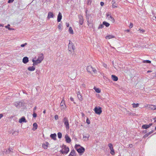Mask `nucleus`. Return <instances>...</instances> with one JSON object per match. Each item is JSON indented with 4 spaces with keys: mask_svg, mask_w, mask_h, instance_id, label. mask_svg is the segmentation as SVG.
Wrapping results in <instances>:
<instances>
[{
    "mask_svg": "<svg viewBox=\"0 0 156 156\" xmlns=\"http://www.w3.org/2000/svg\"><path fill=\"white\" fill-rule=\"evenodd\" d=\"M114 37V36L111 35H108L105 37L106 39H108Z\"/></svg>",
    "mask_w": 156,
    "mask_h": 156,
    "instance_id": "nucleus-25",
    "label": "nucleus"
},
{
    "mask_svg": "<svg viewBox=\"0 0 156 156\" xmlns=\"http://www.w3.org/2000/svg\"><path fill=\"white\" fill-rule=\"evenodd\" d=\"M86 122L88 124H89L90 123V121L88 118L86 120Z\"/></svg>",
    "mask_w": 156,
    "mask_h": 156,
    "instance_id": "nucleus-41",
    "label": "nucleus"
},
{
    "mask_svg": "<svg viewBox=\"0 0 156 156\" xmlns=\"http://www.w3.org/2000/svg\"><path fill=\"white\" fill-rule=\"evenodd\" d=\"M94 89L97 93H100L101 92L100 90L98 88H97L96 87H94Z\"/></svg>",
    "mask_w": 156,
    "mask_h": 156,
    "instance_id": "nucleus-29",
    "label": "nucleus"
},
{
    "mask_svg": "<svg viewBox=\"0 0 156 156\" xmlns=\"http://www.w3.org/2000/svg\"><path fill=\"white\" fill-rule=\"evenodd\" d=\"M104 4V2H100V5H101V6H103Z\"/></svg>",
    "mask_w": 156,
    "mask_h": 156,
    "instance_id": "nucleus-50",
    "label": "nucleus"
},
{
    "mask_svg": "<svg viewBox=\"0 0 156 156\" xmlns=\"http://www.w3.org/2000/svg\"><path fill=\"white\" fill-rule=\"evenodd\" d=\"M49 143L48 142H46L44 144H42V147L45 149H47L48 147V145Z\"/></svg>",
    "mask_w": 156,
    "mask_h": 156,
    "instance_id": "nucleus-20",
    "label": "nucleus"
},
{
    "mask_svg": "<svg viewBox=\"0 0 156 156\" xmlns=\"http://www.w3.org/2000/svg\"><path fill=\"white\" fill-rule=\"evenodd\" d=\"M33 117L34 118L36 117H37V114L35 113H33Z\"/></svg>",
    "mask_w": 156,
    "mask_h": 156,
    "instance_id": "nucleus-46",
    "label": "nucleus"
},
{
    "mask_svg": "<svg viewBox=\"0 0 156 156\" xmlns=\"http://www.w3.org/2000/svg\"><path fill=\"white\" fill-rule=\"evenodd\" d=\"M79 145H75V148L77 150V152L80 154H82L85 151V149L83 147H80L79 148H78V147H79Z\"/></svg>",
    "mask_w": 156,
    "mask_h": 156,
    "instance_id": "nucleus-1",
    "label": "nucleus"
},
{
    "mask_svg": "<svg viewBox=\"0 0 156 156\" xmlns=\"http://www.w3.org/2000/svg\"><path fill=\"white\" fill-rule=\"evenodd\" d=\"M63 122L67 129L69 128V120L66 117H65L63 119Z\"/></svg>",
    "mask_w": 156,
    "mask_h": 156,
    "instance_id": "nucleus-3",
    "label": "nucleus"
},
{
    "mask_svg": "<svg viewBox=\"0 0 156 156\" xmlns=\"http://www.w3.org/2000/svg\"><path fill=\"white\" fill-rule=\"evenodd\" d=\"M74 48L75 47L73 44V43L70 41H69L68 49L69 51H72L73 50L74 51L75 49Z\"/></svg>",
    "mask_w": 156,
    "mask_h": 156,
    "instance_id": "nucleus-5",
    "label": "nucleus"
},
{
    "mask_svg": "<svg viewBox=\"0 0 156 156\" xmlns=\"http://www.w3.org/2000/svg\"><path fill=\"white\" fill-rule=\"evenodd\" d=\"M125 31L127 32H129L130 30H129L128 29V30H125Z\"/></svg>",
    "mask_w": 156,
    "mask_h": 156,
    "instance_id": "nucleus-60",
    "label": "nucleus"
},
{
    "mask_svg": "<svg viewBox=\"0 0 156 156\" xmlns=\"http://www.w3.org/2000/svg\"><path fill=\"white\" fill-rule=\"evenodd\" d=\"M78 17L79 19V24L81 25H82L83 22V16L81 15H79L78 16Z\"/></svg>",
    "mask_w": 156,
    "mask_h": 156,
    "instance_id": "nucleus-10",
    "label": "nucleus"
},
{
    "mask_svg": "<svg viewBox=\"0 0 156 156\" xmlns=\"http://www.w3.org/2000/svg\"><path fill=\"white\" fill-rule=\"evenodd\" d=\"M94 73H96L97 72V70L95 69V68H93V70L92 71Z\"/></svg>",
    "mask_w": 156,
    "mask_h": 156,
    "instance_id": "nucleus-40",
    "label": "nucleus"
},
{
    "mask_svg": "<svg viewBox=\"0 0 156 156\" xmlns=\"http://www.w3.org/2000/svg\"><path fill=\"white\" fill-rule=\"evenodd\" d=\"M44 59V56L43 55L42 53L40 54L38 56V59H39V60L41 61H41L43 60Z\"/></svg>",
    "mask_w": 156,
    "mask_h": 156,
    "instance_id": "nucleus-16",
    "label": "nucleus"
},
{
    "mask_svg": "<svg viewBox=\"0 0 156 156\" xmlns=\"http://www.w3.org/2000/svg\"><path fill=\"white\" fill-rule=\"evenodd\" d=\"M62 25L60 23H59L58 25V29H59V30H61L62 29Z\"/></svg>",
    "mask_w": 156,
    "mask_h": 156,
    "instance_id": "nucleus-35",
    "label": "nucleus"
},
{
    "mask_svg": "<svg viewBox=\"0 0 156 156\" xmlns=\"http://www.w3.org/2000/svg\"><path fill=\"white\" fill-rule=\"evenodd\" d=\"M54 15L53 13L51 12H49L48 13V16L47 18L48 19H50L51 18H53L54 17Z\"/></svg>",
    "mask_w": 156,
    "mask_h": 156,
    "instance_id": "nucleus-13",
    "label": "nucleus"
},
{
    "mask_svg": "<svg viewBox=\"0 0 156 156\" xmlns=\"http://www.w3.org/2000/svg\"><path fill=\"white\" fill-rule=\"evenodd\" d=\"M129 147H133V145L132 144H129Z\"/></svg>",
    "mask_w": 156,
    "mask_h": 156,
    "instance_id": "nucleus-55",
    "label": "nucleus"
},
{
    "mask_svg": "<svg viewBox=\"0 0 156 156\" xmlns=\"http://www.w3.org/2000/svg\"><path fill=\"white\" fill-rule=\"evenodd\" d=\"M106 15L107 18H108V20L112 21L113 22H115V20L111 16V13H110L109 12L107 13Z\"/></svg>",
    "mask_w": 156,
    "mask_h": 156,
    "instance_id": "nucleus-8",
    "label": "nucleus"
},
{
    "mask_svg": "<svg viewBox=\"0 0 156 156\" xmlns=\"http://www.w3.org/2000/svg\"><path fill=\"white\" fill-rule=\"evenodd\" d=\"M8 29L9 30H14V29L12 28H10V27H8Z\"/></svg>",
    "mask_w": 156,
    "mask_h": 156,
    "instance_id": "nucleus-54",
    "label": "nucleus"
},
{
    "mask_svg": "<svg viewBox=\"0 0 156 156\" xmlns=\"http://www.w3.org/2000/svg\"><path fill=\"white\" fill-rule=\"evenodd\" d=\"M75 153V151L73 150L71 152L68 156H76Z\"/></svg>",
    "mask_w": 156,
    "mask_h": 156,
    "instance_id": "nucleus-21",
    "label": "nucleus"
},
{
    "mask_svg": "<svg viewBox=\"0 0 156 156\" xmlns=\"http://www.w3.org/2000/svg\"><path fill=\"white\" fill-rule=\"evenodd\" d=\"M33 126H34V127L33 129H32L34 130H36L37 128V123H36V122H35L33 124Z\"/></svg>",
    "mask_w": 156,
    "mask_h": 156,
    "instance_id": "nucleus-24",
    "label": "nucleus"
},
{
    "mask_svg": "<svg viewBox=\"0 0 156 156\" xmlns=\"http://www.w3.org/2000/svg\"><path fill=\"white\" fill-rule=\"evenodd\" d=\"M114 0H112V3L113 4H115V1H114Z\"/></svg>",
    "mask_w": 156,
    "mask_h": 156,
    "instance_id": "nucleus-56",
    "label": "nucleus"
},
{
    "mask_svg": "<svg viewBox=\"0 0 156 156\" xmlns=\"http://www.w3.org/2000/svg\"><path fill=\"white\" fill-rule=\"evenodd\" d=\"M61 109L62 110H64L66 108V105L65 104V101L64 99L62 100L60 104Z\"/></svg>",
    "mask_w": 156,
    "mask_h": 156,
    "instance_id": "nucleus-7",
    "label": "nucleus"
},
{
    "mask_svg": "<svg viewBox=\"0 0 156 156\" xmlns=\"http://www.w3.org/2000/svg\"><path fill=\"white\" fill-rule=\"evenodd\" d=\"M154 122H156V118H154Z\"/></svg>",
    "mask_w": 156,
    "mask_h": 156,
    "instance_id": "nucleus-64",
    "label": "nucleus"
},
{
    "mask_svg": "<svg viewBox=\"0 0 156 156\" xmlns=\"http://www.w3.org/2000/svg\"><path fill=\"white\" fill-rule=\"evenodd\" d=\"M4 24H0V27H3Z\"/></svg>",
    "mask_w": 156,
    "mask_h": 156,
    "instance_id": "nucleus-61",
    "label": "nucleus"
},
{
    "mask_svg": "<svg viewBox=\"0 0 156 156\" xmlns=\"http://www.w3.org/2000/svg\"><path fill=\"white\" fill-rule=\"evenodd\" d=\"M87 4L88 5H90L92 2V0H87Z\"/></svg>",
    "mask_w": 156,
    "mask_h": 156,
    "instance_id": "nucleus-37",
    "label": "nucleus"
},
{
    "mask_svg": "<svg viewBox=\"0 0 156 156\" xmlns=\"http://www.w3.org/2000/svg\"><path fill=\"white\" fill-rule=\"evenodd\" d=\"M50 136L52 139L54 140H56V134L55 133L51 134Z\"/></svg>",
    "mask_w": 156,
    "mask_h": 156,
    "instance_id": "nucleus-19",
    "label": "nucleus"
},
{
    "mask_svg": "<svg viewBox=\"0 0 156 156\" xmlns=\"http://www.w3.org/2000/svg\"><path fill=\"white\" fill-rule=\"evenodd\" d=\"M70 100L71 101H73V98H72V97H71L70 98Z\"/></svg>",
    "mask_w": 156,
    "mask_h": 156,
    "instance_id": "nucleus-59",
    "label": "nucleus"
},
{
    "mask_svg": "<svg viewBox=\"0 0 156 156\" xmlns=\"http://www.w3.org/2000/svg\"><path fill=\"white\" fill-rule=\"evenodd\" d=\"M90 137V135L88 134H86L83 135V140L87 141L88 140L89 138Z\"/></svg>",
    "mask_w": 156,
    "mask_h": 156,
    "instance_id": "nucleus-11",
    "label": "nucleus"
},
{
    "mask_svg": "<svg viewBox=\"0 0 156 156\" xmlns=\"http://www.w3.org/2000/svg\"><path fill=\"white\" fill-rule=\"evenodd\" d=\"M93 68L91 66H88L87 67V69L88 72L91 73L93 70Z\"/></svg>",
    "mask_w": 156,
    "mask_h": 156,
    "instance_id": "nucleus-18",
    "label": "nucleus"
},
{
    "mask_svg": "<svg viewBox=\"0 0 156 156\" xmlns=\"http://www.w3.org/2000/svg\"><path fill=\"white\" fill-rule=\"evenodd\" d=\"M14 0H9L8 1V3H12Z\"/></svg>",
    "mask_w": 156,
    "mask_h": 156,
    "instance_id": "nucleus-43",
    "label": "nucleus"
},
{
    "mask_svg": "<svg viewBox=\"0 0 156 156\" xmlns=\"http://www.w3.org/2000/svg\"><path fill=\"white\" fill-rule=\"evenodd\" d=\"M133 26V23H131L130 24V26H129L130 28H131Z\"/></svg>",
    "mask_w": 156,
    "mask_h": 156,
    "instance_id": "nucleus-48",
    "label": "nucleus"
},
{
    "mask_svg": "<svg viewBox=\"0 0 156 156\" xmlns=\"http://www.w3.org/2000/svg\"><path fill=\"white\" fill-rule=\"evenodd\" d=\"M19 131L18 132L14 131L13 133V135H16L18 134Z\"/></svg>",
    "mask_w": 156,
    "mask_h": 156,
    "instance_id": "nucleus-39",
    "label": "nucleus"
},
{
    "mask_svg": "<svg viewBox=\"0 0 156 156\" xmlns=\"http://www.w3.org/2000/svg\"><path fill=\"white\" fill-rule=\"evenodd\" d=\"M55 118L56 120H57L58 119V116L57 115H56L55 116Z\"/></svg>",
    "mask_w": 156,
    "mask_h": 156,
    "instance_id": "nucleus-47",
    "label": "nucleus"
},
{
    "mask_svg": "<svg viewBox=\"0 0 156 156\" xmlns=\"http://www.w3.org/2000/svg\"><path fill=\"white\" fill-rule=\"evenodd\" d=\"M32 61L33 62V63H34V62H35V60L34 59H32Z\"/></svg>",
    "mask_w": 156,
    "mask_h": 156,
    "instance_id": "nucleus-63",
    "label": "nucleus"
},
{
    "mask_svg": "<svg viewBox=\"0 0 156 156\" xmlns=\"http://www.w3.org/2000/svg\"><path fill=\"white\" fill-rule=\"evenodd\" d=\"M19 122L20 123H22L23 122H26L27 121L25 117L24 116H23L22 117L21 119H19Z\"/></svg>",
    "mask_w": 156,
    "mask_h": 156,
    "instance_id": "nucleus-15",
    "label": "nucleus"
},
{
    "mask_svg": "<svg viewBox=\"0 0 156 156\" xmlns=\"http://www.w3.org/2000/svg\"><path fill=\"white\" fill-rule=\"evenodd\" d=\"M69 31L70 34H73V31L71 27H70L69 28Z\"/></svg>",
    "mask_w": 156,
    "mask_h": 156,
    "instance_id": "nucleus-30",
    "label": "nucleus"
},
{
    "mask_svg": "<svg viewBox=\"0 0 156 156\" xmlns=\"http://www.w3.org/2000/svg\"><path fill=\"white\" fill-rule=\"evenodd\" d=\"M103 24L104 25H105L107 27H109L110 25L109 23L106 21L103 22Z\"/></svg>",
    "mask_w": 156,
    "mask_h": 156,
    "instance_id": "nucleus-27",
    "label": "nucleus"
},
{
    "mask_svg": "<svg viewBox=\"0 0 156 156\" xmlns=\"http://www.w3.org/2000/svg\"><path fill=\"white\" fill-rule=\"evenodd\" d=\"M10 26V25L9 24H8L7 26H5V27L6 28H8Z\"/></svg>",
    "mask_w": 156,
    "mask_h": 156,
    "instance_id": "nucleus-53",
    "label": "nucleus"
},
{
    "mask_svg": "<svg viewBox=\"0 0 156 156\" xmlns=\"http://www.w3.org/2000/svg\"><path fill=\"white\" fill-rule=\"evenodd\" d=\"M154 132V130H152L151 131L149 132L148 133H147V134L149 136V135L151 134L152 133Z\"/></svg>",
    "mask_w": 156,
    "mask_h": 156,
    "instance_id": "nucleus-44",
    "label": "nucleus"
},
{
    "mask_svg": "<svg viewBox=\"0 0 156 156\" xmlns=\"http://www.w3.org/2000/svg\"><path fill=\"white\" fill-rule=\"evenodd\" d=\"M150 127L152 125V123H150L148 125Z\"/></svg>",
    "mask_w": 156,
    "mask_h": 156,
    "instance_id": "nucleus-62",
    "label": "nucleus"
},
{
    "mask_svg": "<svg viewBox=\"0 0 156 156\" xmlns=\"http://www.w3.org/2000/svg\"><path fill=\"white\" fill-rule=\"evenodd\" d=\"M94 110L95 113L98 115L100 114L102 112L101 108L99 107H95L94 109Z\"/></svg>",
    "mask_w": 156,
    "mask_h": 156,
    "instance_id": "nucleus-4",
    "label": "nucleus"
},
{
    "mask_svg": "<svg viewBox=\"0 0 156 156\" xmlns=\"http://www.w3.org/2000/svg\"><path fill=\"white\" fill-rule=\"evenodd\" d=\"M149 108L153 110H155L156 108H155V105H151L150 107Z\"/></svg>",
    "mask_w": 156,
    "mask_h": 156,
    "instance_id": "nucleus-36",
    "label": "nucleus"
},
{
    "mask_svg": "<svg viewBox=\"0 0 156 156\" xmlns=\"http://www.w3.org/2000/svg\"><path fill=\"white\" fill-rule=\"evenodd\" d=\"M66 26H67V27H68L69 26V23H66Z\"/></svg>",
    "mask_w": 156,
    "mask_h": 156,
    "instance_id": "nucleus-57",
    "label": "nucleus"
},
{
    "mask_svg": "<svg viewBox=\"0 0 156 156\" xmlns=\"http://www.w3.org/2000/svg\"><path fill=\"white\" fill-rule=\"evenodd\" d=\"M27 44V43H25L24 44H23L21 45V47H24L26 46Z\"/></svg>",
    "mask_w": 156,
    "mask_h": 156,
    "instance_id": "nucleus-42",
    "label": "nucleus"
},
{
    "mask_svg": "<svg viewBox=\"0 0 156 156\" xmlns=\"http://www.w3.org/2000/svg\"><path fill=\"white\" fill-rule=\"evenodd\" d=\"M58 138L61 139L62 137V134L60 132H58Z\"/></svg>",
    "mask_w": 156,
    "mask_h": 156,
    "instance_id": "nucleus-32",
    "label": "nucleus"
},
{
    "mask_svg": "<svg viewBox=\"0 0 156 156\" xmlns=\"http://www.w3.org/2000/svg\"><path fill=\"white\" fill-rule=\"evenodd\" d=\"M14 105L17 108H19L24 105V103L22 101H17L14 103Z\"/></svg>",
    "mask_w": 156,
    "mask_h": 156,
    "instance_id": "nucleus-6",
    "label": "nucleus"
},
{
    "mask_svg": "<svg viewBox=\"0 0 156 156\" xmlns=\"http://www.w3.org/2000/svg\"><path fill=\"white\" fill-rule=\"evenodd\" d=\"M108 146L109 147L111 151L110 153L112 155H114L115 154V152L113 148V145L112 144L110 143L108 144Z\"/></svg>",
    "mask_w": 156,
    "mask_h": 156,
    "instance_id": "nucleus-9",
    "label": "nucleus"
},
{
    "mask_svg": "<svg viewBox=\"0 0 156 156\" xmlns=\"http://www.w3.org/2000/svg\"><path fill=\"white\" fill-rule=\"evenodd\" d=\"M150 126H149L147 124L143 125L142 126V128L144 129H147Z\"/></svg>",
    "mask_w": 156,
    "mask_h": 156,
    "instance_id": "nucleus-26",
    "label": "nucleus"
},
{
    "mask_svg": "<svg viewBox=\"0 0 156 156\" xmlns=\"http://www.w3.org/2000/svg\"><path fill=\"white\" fill-rule=\"evenodd\" d=\"M112 78L113 80L114 81H117L118 80V77L114 75H112Z\"/></svg>",
    "mask_w": 156,
    "mask_h": 156,
    "instance_id": "nucleus-22",
    "label": "nucleus"
},
{
    "mask_svg": "<svg viewBox=\"0 0 156 156\" xmlns=\"http://www.w3.org/2000/svg\"><path fill=\"white\" fill-rule=\"evenodd\" d=\"M148 136V135L147 134V133L146 134H145L143 136V137L144 138H146V137H147Z\"/></svg>",
    "mask_w": 156,
    "mask_h": 156,
    "instance_id": "nucleus-49",
    "label": "nucleus"
},
{
    "mask_svg": "<svg viewBox=\"0 0 156 156\" xmlns=\"http://www.w3.org/2000/svg\"><path fill=\"white\" fill-rule=\"evenodd\" d=\"M62 148L64 151H60L61 152L62 154H67L69 151V149L68 147L66 145H63L62 146Z\"/></svg>",
    "mask_w": 156,
    "mask_h": 156,
    "instance_id": "nucleus-2",
    "label": "nucleus"
},
{
    "mask_svg": "<svg viewBox=\"0 0 156 156\" xmlns=\"http://www.w3.org/2000/svg\"><path fill=\"white\" fill-rule=\"evenodd\" d=\"M28 69L29 71H33L35 69V67L34 66H30L28 67Z\"/></svg>",
    "mask_w": 156,
    "mask_h": 156,
    "instance_id": "nucleus-23",
    "label": "nucleus"
},
{
    "mask_svg": "<svg viewBox=\"0 0 156 156\" xmlns=\"http://www.w3.org/2000/svg\"><path fill=\"white\" fill-rule=\"evenodd\" d=\"M112 7L113 8H115V7H117V6L115 5V4H113L112 5Z\"/></svg>",
    "mask_w": 156,
    "mask_h": 156,
    "instance_id": "nucleus-51",
    "label": "nucleus"
},
{
    "mask_svg": "<svg viewBox=\"0 0 156 156\" xmlns=\"http://www.w3.org/2000/svg\"><path fill=\"white\" fill-rule=\"evenodd\" d=\"M140 32L141 33H144L145 31V30L143 29H142V30L140 29Z\"/></svg>",
    "mask_w": 156,
    "mask_h": 156,
    "instance_id": "nucleus-45",
    "label": "nucleus"
},
{
    "mask_svg": "<svg viewBox=\"0 0 156 156\" xmlns=\"http://www.w3.org/2000/svg\"><path fill=\"white\" fill-rule=\"evenodd\" d=\"M41 62V61L39 60V59H37L36 60H35V62H34V63H33V65H37L38 64H39Z\"/></svg>",
    "mask_w": 156,
    "mask_h": 156,
    "instance_id": "nucleus-28",
    "label": "nucleus"
},
{
    "mask_svg": "<svg viewBox=\"0 0 156 156\" xmlns=\"http://www.w3.org/2000/svg\"><path fill=\"white\" fill-rule=\"evenodd\" d=\"M3 115L2 114H0V119L3 117Z\"/></svg>",
    "mask_w": 156,
    "mask_h": 156,
    "instance_id": "nucleus-52",
    "label": "nucleus"
},
{
    "mask_svg": "<svg viewBox=\"0 0 156 156\" xmlns=\"http://www.w3.org/2000/svg\"><path fill=\"white\" fill-rule=\"evenodd\" d=\"M104 25H103V24H101L100 25H99L98 27V29H102L104 27Z\"/></svg>",
    "mask_w": 156,
    "mask_h": 156,
    "instance_id": "nucleus-38",
    "label": "nucleus"
},
{
    "mask_svg": "<svg viewBox=\"0 0 156 156\" xmlns=\"http://www.w3.org/2000/svg\"><path fill=\"white\" fill-rule=\"evenodd\" d=\"M65 138L67 143H69L71 141L70 138L68 136L67 134L65 135Z\"/></svg>",
    "mask_w": 156,
    "mask_h": 156,
    "instance_id": "nucleus-12",
    "label": "nucleus"
},
{
    "mask_svg": "<svg viewBox=\"0 0 156 156\" xmlns=\"http://www.w3.org/2000/svg\"><path fill=\"white\" fill-rule=\"evenodd\" d=\"M29 61L28 58L27 57H24L23 59V62L24 63L26 64Z\"/></svg>",
    "mask_w": 156,
    "mask_h": 156,
    "instance_id": "nucleus-17",
    "label": "nucleus"
},
{
    "mask_svg": "<svg viewBox=\"0 0 156 156\" xmlns=\"http://www.w3.org/2000/svg\"><path fill=\"white\" fill-rule=\"evenodd\" d=\"M143 62L144 63H151V61L149 60H144L143 61Z\"/></svg>",
    "mask_w": 156,
    "mask_h": 156,
    "instance_id": "nucleus-34",
    "label": "nucleus"
},
{
    "mask_svg": "<svg viewBox=\"0 0 156 156\" xmlns=\"http://www.w3.org/2000/svg\"><path fill=\"white\" fill-rule=\"evenodd\" d=\"M77 95L81 94V93L80 91H78L77 93Z\"/></svg>",
    "mask_w": 156,
    "mask_h": 156,
    "instance_id": "nucleus-58",
    "label": "nucleus"
},
{
    "mask_svg": "<svg viewBox=\"0 0 156 156\" xmlns=\"http://www.w3.org/2000/svg\"><path fill=\"white\" fill-rule=\"evenodd\" d=\"M132 105H133V108H136L139 106V104L138 103L136 104H135V103H133L132 104Z\"/></svg>",
    "mask_w": 156,
    "mask_h": 156,
    "instance_id": "nucleus-31",
    "label": "nucleus"
},
{
    "mask_svg": "<svg viewBox=\"0 0 156 156\" xmlns=\"http://www.w3.org/2000/svg\"><path fill=\"white\" fill-rule=\"evenodd\" d=\"M77 97H78V98L79 99L80 101H81L83 100V98H82V97L81 96V94L77 95Z\"/></svg>",
    "mask_w": 156,
    "mask_h": 156,
    "instance_id": "nucleus-33",
    "label": "nucleus"
},
{
    "mask_svg": "<svg viewBox=\"0 0 156 156\" xmlns=\"http://www.w3.org/2000/svg\"><path fill=\"white\" fill-rule=\"evenodd\" d=\"M62 18V15L61 13L59 12L58 16L57 21L58 22H59L61 21Z\"/></svg>",
    "mask_w": 156,
    "mask_h": 156,
    "instance_id": "nucleus-14",
    "label": "nucleus"
}]
</instances>
